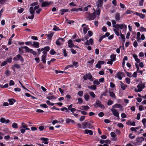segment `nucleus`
<instances>
[{
    "label": "nucleus",
    "instance_id": "f257e3e1",
    "mask_svg": "<svg viewBox=\"0 0 146 146\" xmlns=\"http://www.w3.org/2000/svg\"><path fill=\"white\" fill-rule=\"evenodd\" d=\"M25 48V49L26 52H30L33 55H36L37 54L34 51L33 49L29 48L27 46H24L22 47L21 48H19V50L20 53H23V51L22 49Z\"/></svg>",
    "mask_w": 146,
    "mask_h": 146
},
{
    "label": "nucleus",
    "instance_id": "f03ea898",
    "mask_svg": "<svg viewBox=\"0 0 146 146\" xmlns=\"http://www.w3.org/2000/svg\"><path fill=\"white\" fill-rule=\"evenodd\" d=\"M96 16L95 12L92 13L87 12L86 13L85 15V17L90 20H94L96 18Z\"/></svg>",
    "mask_w": 146,
    "mask_h": 146
},
{
    "label": "nucleus",
    "instance_id": "7ed1b4c3",
    "mask_svg": "<svg viewBox=\"0 0 146 146\" xmlns=\"http://www.w3.org/2000/svg\"><path fill=\"white\" fill-rule=\"evenodd\" d=\"M82 125L84 129L86 128L90 129L93 127L92 125H91V123L88 121L83 123Z\"/></svg>",
    "mask_w": 146,
    "mask_h": 146
},
{
    "label": "nucleus",
    "instance_id": "20e7f679",
    "mask_svg": "<svg viewBox=\"0 0 146 146\" xmlns=\"http://www.w3.org/2000/svg\"><path fill=\"white\" fill-rule=\"evenodd\" d=\"M138 89L135 88V91L136 92H141L142 90V89L144 88L145 87L144 84H139L137 86Z\"/></svg>",
    "mask_w": 146,
    "mask_h": 146
},
{
    "label": "nucleus",
    "instance_id": "39448f33",
    "mask_svg": "<svg viewBox=\"0 0 146 146\" xmlns=\"http://www.w3.org/2000/svg\"><path fill=\"white\" fill-rule=\"evenodd\" d=\"M30 10V12L31 14L32 15L31 16H29L28 17L29 19H33L34 18V14L35 13V10L34 9V8L33 7H31L29 9Z\"/></svg>",
    "mask_w": 146,
    "mask_h": 146
},
{
    "label": "nucleus",
    "instance_id": "423d86ee",
    "mask_svg": "<svg viewBox=\"0 0 146 146\" xmlns=\"http://www.w3.org/2000/svg\"><path fill=\"white\" fill-rule=\"evenodd\" d=\"M101 102L99 100H96V103L94 104V106L95 108H97L99 107L101 108H104V107L103 105L101 104Z\"/></svg>",
    "mask_w": 146,
    "mask_h": 146
},
{
    "label": "nucleus",
    "instance_id": "0eeeda50",
    "mask_svg": "<svg viewBox=\"0 0 146 146\" xmlns=\"http://www.w3.org/2000/svg\"><path fill=\"white\" fill-rule=\"evenodd\" d=\"M92 76L90 73L86 74L83 76V78L85 80H87L88 79H89L91 81H92L93 80L92 79Z\"/></svg>",
    "mask_w": 146,
    "mask_h": 146
},
{
    "label": "nucleus",
    "instance_id": "6e6552de",
    "mask_svg": "<svg viewBox=\"0 0 146 146\" xmlns=\"http://www.w3.org/2000/svg\"><path fill=\"white\" fill-rule=\"evenodd\" d=\"M13 60L14 61H17L19 60L21 62H23L24 60L23 58L20 54L17 55L16 57H14L13 58Z\"/></svg>",
    "mask_w": 146,
    "mask_h": 146
},
{
    "label": "nucleus",
    "instance_id": "1a4fd4ad",
    "mask_svg": "<svg viewBox=\"0 0 146 146\" xmlns=\"http://www.w3.org/2000/svg\"><path fill=\"white\" fill-rule=\"evenodd\" d=\"M103 0H98L96 2V4L98 8L101 7L103 5ZM107 0H104L105 2H106Z\"/></svg>",
    "mask_w": 146,
    "mask_h": 146
},
{
    "label": "nucleus",
    "instance_id": "9d476101",
    "mask_svg": "<svg viewBox=\"0 0 146 146\" xmlns=\"http://www.w3.org/2000/svg\"><path fill=\"white\" fill-rule=\"evenodd\" d=\"M111 111L112 112L114 116L117 117H119V113L116 110L113 109H111Z\"/></svg>",
    "mask_w": 146,
    "mask_h": 146
},
{
    "label": "nucleus",
    "instance_id": "9b49d317",
    "mask_svg": "<svg viewBox=\"0 0 146 146\" xmlns=\"http://www.w3.org/2000/svg\"><path fill=\"white\" fill-rule=\"evenodd\" d=\"M94 43L93 40L92 38H91L89 40H87L86 41L85 43L84 44L89 45L90 44L93 45Z\"/></svg>",
    "mask_w": 146,
    "mask_h": 146
},
{
    "label": "nucleus",
    "instance_id": "f8f14e48",
    "mask_svg": "<svg viewBox=\"0 0 146 146\" xmlns=\"http://www.w3.org/2000/svg\"><path fill=\"white\" fill-rule=\"evenodd\" d=\"M116 26V28L118 29L119 28L122 29L124 28H127V26L125 24H117V26Z\"/></svg>",
    "mask_w": 146,
    "mask_h": 146
},
{
    "label": "nucleus",
    "instance_id": "ddd939ff",
    "mask_svg": "<svg viewBox=\"0 0 146 146\" xmlns=\"http://www.w3.org/2000/svg\"><path fill=\"white\" fill-rule=\"evenodd\" d=\"M40 140L43 141L42 142V143L44 144H48V142L47 141L49 140V139L48 138L41 137L40 138Z\"/></svg>",
    "mask_w": 146,
    "mask_h": 146
},
{
    "label": "nucleus",
    "instance_id": "4468645a",
    "mask_svg": "<svg viewBox=\"0 0 146 146\" xmlns=\"http://www.w3.org/2000/svg\"><path fill=\"white\" fill-rule=\"evenodd\" d=\"M68 46L70 48H72L74 46V45L72 43V40L70 39L68 41Z\"/></svg>",
    "mask_w": 146,
    "mask_h": 146
},
{
    "label": "nucleus",
    "instance_id": "2eb2a0df",
    "mask_svg": "<svg viewBox=\"0 0 146 146\" xmlns=\"http://www.w3.org/2000/svg\"><path fill=\"white\" fill-rule=\"evenodd\" d=\"M134 14H135L137 16H139L142 19H144L145 17V15L142 13H140L137 12H135L133 13Z\"/></svg>",
    "mask_w": 146,
    "mask_h": 146
},
{
    "label": "nucleus",
    "instance_id": "dca6fc26",
    "mask_svg": "<svg viewBox=\"0 0 146 146\" xmlns=\"http://www.w3.org/2000/svg\"><path fill=\"white\" fill-rule=\"evenodd\" d=\"M33 44H32V46L34 47L38 48L39 47V43L37 42L34 41L33 42Z\"/></svg>",
    "mask_w": 146,
    "mask_h": 146
},
{
    "label": "nucleus",
    "instance_id": "f3484780",
    "mask_svg": "<svg viewBox=\"0 0 146 146\" xmlns=\"http://www.w3.org/2000/svg\"><path fill=\"white\" fill-rule=\"evenodd\" d=\"M0 121L2 123H7L10 122L9 120V119L6 120L5 118L2 117L0 119Z\"/></svg>",
    "mask_w": 146,
    "mask_h": 146
},
{
    "label": "nucleus",
    "instance_id": "a211bd4d",
    "mask_svg": "<svg viewBox=\"0 0 146 146\" xmlns=\"http://www.w3.org/2000/svg\"><path fill=\"white\" fill-rule=\"evenodd\" d=\"M117 77L118 78L121 80L122 78V76H123V73L122 72H118L117 74Z\"/></svg>",
    "mask_w": 146,
    "mask_h": 146
},
{
    "label": "nucleus",
    "instance_id": "6ab92c4d",
    "mask_svg": "<svg viewBox=\"0 0 146 146\" xmlns=\"http://www.w3.org/2000/svg\"><path fill=\"white\" fill-rule=\"evenodd\" d=\"M144 140V138L143 137H139L136 139V141L138 143H141Z\"/></svg>",
    "mask_w": 146,
    "mask_h": 146
},
{
    "label": "nucleus",
    "instance_id": "aec40b11",
    "mask_svg": "<svg viewBox=\"0 0 146 146\" xmlns=\"http://www.w3.org/2000/svg\"><path fill=\"white\" fill-rule=\"evenodd\" d=\"M84 132L86 134L89 133V134L90 135H92L93 134V131L91 130L85 129L84 131Z\"/></svg>",
    "mask_w": 146,
    "mask_h": 146
},
{
    "label": "nucleus",
    "instance_id": "412c9836",
    "mask_svg": "<svg viewBox=\"0 0 146 146\" xmlns=\"http://www.w3.org/2000/svg\"><path fill=\"white\" fill-rule=\"evenodd\" d=\"M115 19L117 21H118L120 19V14L119 13H116L115 15Z\"/></svg>",
    "mask_w": 146,
    "mask_h": 146
},
{
    "label": "nucleus",
    "instance_id": "4be33fe9",
    "mask_svg": "<svg viewBox=\"0 0 146 146\" xmlns=\"http://www.w3.org/2000/svg\"><path fill=\"white\" fill-rule=\"evenodd\" d=\"M109 93L110 97L114 99L116 98V96L115 94L113 92L109 91Z\"/></svg>",
    "mask_w": 146,
    "mask_h": 146
},
{
    "label": "nucleus",
    "instance_id": "5701e85b",
    "mask_svg": "<svg viewBox=\"0 0 146 146\" xmlns=\"http://www.w3.org/2000/svg\"><path fill=\"white\" fill-rule=\"evenodd\" d=\"M88 88L92 90H95L96 89V86L95 84L88 86Z\"/></svg>",
    "mask_w": 146,
    "mask_h": 146
},
{
    "label": "nucleus",
    "instance_id": "b1692460",
    "mask_svg": "<svg viewBox=\"0 0 146 146\" xmlns=\"http://www.w3.org/2000/svg\"><path fill=\"white\" fill-rule=\"evenodd\" d=\"M120 82L121 83L120 85L121 88L123 90H125L127 87V86L123 83L121 81H120Z\"/></svg>",
    "mask_w": 146,
    "mask_h": 146
},
{
    "label": "nucleus",
    "instance_id": "393cba45",
    "mask_svg": "<svg viewBox=\"0 0 146 146\" xmlns=\"http://www.w3.org/2000/svg\"><path fill=\"white\" fill-rule=\"evenodd\" d=\"M8 101L10 105H12L13 104L14 102H16V100L14 99H9Z\"/></svg>",
    "mask_w": 146,
    "mask_h": 146
},
{
    "label": "nucleus",
    "instance_id": "a878e982",
    "mask_svg": "<svg viewBox=\"0 0 146 146\" xmlns=\"http://www.w3.org/2000/svg\"><path fill=\"white\" fill-rule=\"evenodd\" d=\"M69 10L67 9H62L60 10L61 12V14L62 15H63L64 14V13L66 12L69 11Z\"/></svg>",
    "mask_w": 146,
    "mask_h": 146
},
{
    "label": "nucleus",
    "instance_id": "bb28decb",
    "mask_svg": "<svg viewBox=\"0 0 146 146\" xmlns=\"http://www.w3.org/2000/svg\"><path fill=\"white\" fill-rule=\"evenodd\" d=\"M49 3L47 2H44L41 4V7H46L49 5Z\"/></svg>",
    "mask_w": 146,
    "mask_h": 146
},
{
    "label": "nucleus",
    "instance_id": "cd10ccee",
    "mask_svg": "<svg viewBox=\"0 0 146 146\" xmlns=\"http://www.w3.org/2000/svg\"><path fill=\"white\" fill-rule=\"evenodd\" d=\"M84 97L86 101H88L90 98V96L88 94H85L84 96Z\"/></svg>",
    "mask_w": 146,
    "mask_h": 146
},
{
    "label": "nucleus",
    "instance_id": "c85d7f7f",
    "mask_svg": "<svg viewBox=\"0 0 146 146\" xmlns=\"http://www.w3.org/2000/svg\"><path fill=\"white\" fill-rule=\"evenodd\" d=\"M46 98L48 100H51L52 99H55L57 98V97L53 96H47Z\"/></svg>",
    "mask_w": 146,
    "mask_h": 146
},
{
    "label": "nucleus",
    "instance_id": "c756f323",
    "mask_svg": "<svg viewBox=\"0 0 146 146\" xmlns=\"http://www.w3.org/2000/svg\"><path fill=\"white\" fill-rule=\"evenodd\" d=\"M133 57L135 58V60L137 62H139L140 60L139 59L137 58V56L136 54H133Z\"/></svg>",
    "mask_w": 146,
    "mask_h": 146
},
{
    "label": "nucleus",
    "instance_id": "7c9ffc66",
    "mask_svg": "<svg viewBox=\"0 0 146 146\" xmlns=\"http://www.w3.org/2000/svg\"><path fill=\"white\" fill-rule=\"evenodd\" d=\"M82 108H80V109L82 110H87L90 109L89 107L88 106H81Z\"/></svg>",
    "mask_w": 146,
    "mask_h": 146
},
{
    "label": "nucleus",
    "instance_id": "2f4dec72",
    "mask_svg": "<svg viewBox=\"0 0 146 146\" xmlns=\"http://www.w3.org/2000/svg\"><path fill=\"white\" fill-rule=\"evenodd\" d=\"M116 55L112 54L111 55L110 58H111V60L113 61H114L115 60Z\"/></svg>",
    "mask_w": 146,
    "mask_h": 146
},
{
    "label": "nucleus",
    "instance_id": "473e14b6",
    "mask_svg": "<svg viewBox=\"0 0 146 146\" xmlns=\"http://www.w3.org/2000/svg\"><path fill=\"white\" fill-rule=\"evenodd\" d=\"M89 29V28L88 27V26H87L86 27H84L83 29V32L84 33V34H85L87 33L88 30Z\"/></svg>",
    "mask_w": 146,
    "mask_h": 146
},
{
    "label": "nucleus",
    "instance_id": "72a5a7b5",
    "mask_svg": "<svg viewBox=\"0 0 146 146\" xmlns=\"http://www.w3.org/2000/svg\"><path fill=\"white\" fill-rule=\"evenodd\" d=\"M74 120L69 119H67L66 120V122L67 123H69L70 122L74 123Z\"/></svg>",
    "mask_w": 146,
    "mask_h": 146
},
{
    "label": "nucleus",
    "instance_id": "f704fd0d",
    "mask_svg": "<svg viewBox=\"0 0 146 146\" xmlns=\"http://www.w3.org/2000/svg\"><path fill=\"white\" fill-rule=\"evenodd\" d=\"M111 22H112V24L113 25V27L116 28L115 27H116V26H117V24L116 25V22L115 21V20H111Z\"/></svg>",
    "mask_w": 146,
    "mask_h": 146
},
{
    "label": "nucleus",
    "instance_id": "c9c22d12",
    "mask_svg": "<svg viewBox=\"0 0 146 146\" xmlns=\"http://www.w3.org/2000/svg\"><path fill=\"white\" fill-rule=\"evenodd\" d=\"M46 57V56H42L41 60L44 63H45L46 62L45 60Z\"/></svg>",
    "mask_w": 146,
    "mask_h": 146
},
{
    "label": "nucleus",
    "instance_id": "e433bc0d",
    "mask_svg": "<svg viewBox=\"0 0 146 146\" xmlns=\"http://www.w3.org/2000/svg\"><path fill=\"white\" fill-rule=\"evenodd\" d=\"M135 66H136V68H137V72H138L140 73H141V74H142V71H141V70H139V67L138 66V65L137 64H135Z\"/></svg>",
    "mask_w": 146,
    "mask_h": 146
},
{
    "label": "nucleus",
    "instance_id": "4c0bfd02",
    "mask_svg": "<svg viewBox=\"0 0 146 146\" xmlns=\"http://www.w3.org/2000/svg\"><path fill=\"white\" fill-rule=\"evenodd\" d=\"M113 31H114V33H115V34L117 36H119L120 35V34L119 32L117 31L116 29H113Z\"/></svg>",
    "mask_w": 146,
    "mask_h": 146
},
{
    "label": "nucleus",
    "instance_id": "58836bf2",
    "mask_svg": "<svg viewBox=\"0 0 146 146\" xmlns=\"http://www.w3.org/2000/svg\"><path fill=\"white\" fill-rule=\"evenodd\" d=\"M139 30L141 32H146V28H144L143 27H140Z\"/></svg>",
    "mask_w": 146,
    "mask_h": 146
},
{
    "label": "nucleus",
    "instance_id": "ea45409f",
    "mask_svg": "<svg viewBox=\"0 0 146 146\" xmlns=\"http://www.w3.org/2000/svg\"><path fill=\"white\" fill-rule=\"evenodd\" d=\"M61 43H62L59 38L56 40V44L58 46L60 45Z\"/></svg>",
    "mask_w": 146,
    "mask_h": 146
},
{
    "label": "nucleus",
    "instance_id": "a19ab883",
    "mask_svg": "<svg viewBox=\"0 0 146 146\" xmlns=\"http://www.w3.org/2000/svg\"><path fill=\"white\" fill-rule=\"evenodd\" d=\"M133 13V11L130 10H127L125 13V14H131Z\"/></svg>",
    "mask_w": 146,
    "mask_h": 146
},
{
    "label": "nucleus",
    "instance_id": "79ce46f5",
    "mask_svg": "<svg viewBox=\"0 0 146 146\" xmlns=\"http://www.w3.org/2000/svg\"><path fill=\"white\" fill-rule=\"evenodd\" d=\"M53 30L54 31H59L60 29L56 25H54Z\"/></svg>",
    "mask_w": 146,
    "mask_h": 146
},
{
    "label": "nucleus",
    "instance_id": "37998d69",
    "mask_svg": "<svg viewBox=\"0 0 146 146\" xmlns=\"http://www.w3.org/2000/svg\"><path fill=\"white\" fill-rule=\"evenodd\" d=\"M89 94L90 96L92 97L93 98H95L96 96V95L94 93L92 92H90L89 93Z\"/></svg>",
    "mask_w": 146,
    "mask_h": 146
},
{
    "label": "nucleus",
    "instance_id": "c03bdc74",
    "mask_svg": "<svg viewBox=\"0 0 146 146\" xmlns=\"http://www.w3.org/2000/svg\"><path fill=\"white\" fill-rule=\"evenodd\" d=\"M12 127L14 128H17L18 127V125L17 123H14L12 125Z\"/></svg>",
    "mask_w": 146,
    "mask_h": 146
},
{
    "label": "nucleus",
    "instance_id": "a18cd8bd",
    "mask_svg": "<svg viewBox=\"0 0 146 146\" xmlns=\"http://www.w3.org/2000/svg\"><path fill=\"white\" fill-rule=\"evenodd\" d=\"M53 35V33H51L47 35L46 34V36H47L48 38H51L52 37Z\"/></svg>",
    "mask_w": 146,
    "mask_h": 146
},
{
    "label": "nucleus",
    "instance_id": "49530a36",
    "mask_svg": "<svg viewBox=\"0 0 146 146\" xmlns=\"http://www.w3.org/2000/svg\"><path fill=\"white\" fill-rule=\"evenodd\" d=\"M46 103L49 106H53L54 105V103L50 102L49 100H47L46 101Z\"/></svg>",
    "mask_w": 146,
    "mask_h": 146
},
{
    "label": "nucleus",
    "instance_id": "de8ad7c7",
    "mask_svg": "<svg viewBox=\"0 0 146 146\" xmlns=\"http://www.w3.org/2000/svg\"><path fill=\"white\" fill-rule=\"evenodd\" d=\"M21 125L22 127L24 128H27V127L28 126L24 122H23L21 123Z\"/></svg>",
    "mask_w": 146,
    "mask_h": 146
},
{
    "label": "nucleus",
    "instance_id": "09e8293b",
    "mask_svg": "<svg viewBox=\"0 0 146 146\" xmlns=\"http://www.w3.org/2000/svg\"><path fill=\"white\" fill-rule=\"evenodd\" d=\"M114 106L115 108H120L122 107V106L120 104H116L114 105Z\"/></svg>",
    "mask_w": 146,
    "mask_h": 146
},
{
    "label": "nucleus",
    "instance_id": "8fccbe9b",
    "mask_svg": "<svg viewBox=\"0 0 146 146\" xmlns=\"http://www.w3.org/2000/svg\"><path fill=\"white\" fill-rule=\"evenodd\" d=\"M12 58L11 57H10L9 58H7L6 59V61L7 62L11 63L12 62Z\"/></svg>",
    "mask_w": 146,
    "mask_h": 146
},
{
    "label": "nucleus",
    "instance_id": "3c124183",
    "mask_svg": "<svg viewBox=\"0 0 146 146\" xmlns=\"http://www.w3.org/2000/svg\"><path fill=\"white\" fill-rule=\"evenodd\" d=\"M83 94V92L82 91H79L77 93L78 95L80 97H81L82 96Z\"/></svg>",
    "mask_w": 146,
    "mask_h": 146
},
{
    "label": "nucleus",
    "instance_id": "603ef678",
    "mask_svg": "<svg viewBox=\"0 0 146 146\" xmlns=\"http://www.w3.org/2000/svg\"><path fill=\"white\" fill-rule=\"evenodd\" d=\"M142 122L143 125H144V127H145V126H146L145 123H146V119H145V118L143 119L142 120Z\"/></svg>",
    "mask_w": 146,
    "mask_h": 146
},
{
    "label": "nucleus",
    "instance_id": "864d4df0",
    "mask_svg": "<svg viewBox=\"0 0 146 146\" xmlns=\"http://www.w3.org/2000/svg\"><path fill=\"white\" fill-rule=\"evenodd\" d=\"M50 54L52 55H54L56 53V52L53 49H51L50 52Z\"/></svg>",
    "mask_w": 146,
    "mask_h": 146
},
{
    "label": "nucleus",
    "instance_id": "5fc2aeb1",
    "mask_svg": "<svg viewBox=\"0 0 146 146\" xmlns=\"http://www.w3.org/2000/svg\"><path fill=\"white\" fill-rule=\"evenodd\" d=\"M117 126L118 127L120 128H123L124 127L123 124L121 123H118L117 124Z\"/></svg>",
    "mask_w": 146,
    "mask_h": 146
},
{
    "label": "nucleus",
    "instance_id": "6e6d98bb",
    "mask_svg": "<svg viewBox=\"0 0 146 146\" xmlns=\"http://www.w3.org/2000/svg\"><path fill=\"white\" fill-rule=\"evenodd\" d=\"M73 66H74L75 68L77 67L78 65V62H73Z\"/></svg>",
    "mask_w": 146,
    "mask_h": 146
},
{
    "label": "nucleus",
    "instance_id": "4d7b16f0",
    "mask_svg": "<svg viewBox=\"0 0 146 146\" xmlns=\"http://www.w3.org/2000/svg\"><path fill=\"white\" fill-rule=\"evenodd\" d=\"M78 103L79 104H80L82 103L83 100H82V99L81 98H78Z\"/></svg>",
    "mask_w": 146,
    "mask_h": 146
},
{
    "label": "nucleus",
    "instance_id": "13d9d810",
    "mask_svg": "<svg viewBox=\"0 0 146 146\" xmlns=\"http://www.w3.org/2000/svg\"><path fill=\"white\" fill-rule=\"evenodd\" d=\"M125 81L128 84H129L130 82V79L128 78H127L125 79Z\"/></svg>",
    "mask_w": 146,
    "mask_h": 146
},
{
    "label": "nucleus",
    "instance_id": "bf43d9fd",
    "mask_svg": "<svg viewBox=\"0 0 146 146\" xmlns=\"http://www.w3.org/2000/svg\"><path fill=\"white\" fill-rule=\"evenodd\" d=\"M44 50L46 51V52L50 50V48L48 46H46L44 48Z\"/></svg>",
    "mask_w": 146,
    "mask_h": 146
},
{
    "label": "nucleus",
    "instance_id": "052dcab7",
    "mask_svg": "<svg viewBox=\"0 0 146 146\" xmlns=\"http://www.w3.org/2000/svg\"><path fill=\"white\" fill-rule=\"evenodd\" d=\"M111 136L112 137H114L116 136V135L115 133L114 132H111Z\"/></svg>",
    "mask_w": 146,
    "mask_h": 146
},
{
    "label": "nucleus",
    "instance_id": "680f3d73",
    "mask_svg": "<svg viewBox=\"0 0 146 146\" xmlns=\"http://www.w3.org/2000/svg\"><path fill=\"white\" fill-rule=\"evenodd\" d=\"M104 115V113L102 112L99 113L98 114V115L100 117H102Z\"/></svg>",
    "mask_w": 146,
    "mask_h": 146
},
{
    "label": "nucleus",
    "instance_id": "e2e57ef3",
    "mask_svg": "<svg viewBox=\"0 0 146 146\" xmlns=\"http://www.w3.org/2000/svg\"><path fill=\"white\" fill-rule=\"evenodd\" d=\"M15 84V83L12 80H11L9 82V84L10 86L13 85Z\"/></svg>",
    "mask_w": 146,
    "mask_h": 146
},
{
    "label": "nucleus",
    "instance_id": "0e129e2a",
    "mask_svg": "<svg viewBox=\"0 0 146 146\" xmlns=\"http://www.w3.org/2000/svg\"><path fill=\"white\" fill-rule=\"evenodd\" d=\"M89 36L90 37L93 35V33L90 31H88Z\"/></svg>",
    "mask_w": 146,
    "mask_h": 146
},
{
    "label": "nucleus",
    "instance_id": "69168bd1",
    "mask_svg": "<svg viewBox=\"0 0 146 146\" xmlns=\"http://www.w3.org/2000/svg\"><path fill=\"white\" fill-rule=\"evenodd\" d=\"M40 106L44 108H46L48 107L47 105L45 104H40Z\"/></svg>",
    "mask_w": 146,
    "mask_h": 146
},
{
    "label": "nucleus",
    "instance_id": "338daca9",
    "mask_svg": "<svg viewBox=\"0 0 146 146\" xmlns=\"http://www.w3.org/2000/svg\"><path fill=\"white\" fill-rule=\"evenodd\" d=\"M121 117L123 118H125L127 117V115L124 113H122L121 114Z\"/></svg>",
    "mask_w": 146,
    "mask_h": 146
},
{
    "label": "nucleus",
    "instance_id": "774afa93",
    "mask_svg": "<svg viewBox=\"0 0 146 146\" xmlns=\"http://www.w3.org/2000/svg\"><path fill=\"white\" fill-rule=\"evenodd\" d=\"M24 11V9L23 8H21L19 9L18 10V12L19 13H21L23 12Z\"/></svg>",
    "mask_w": 146,
    "mask_h": 146
}]
</instances>
